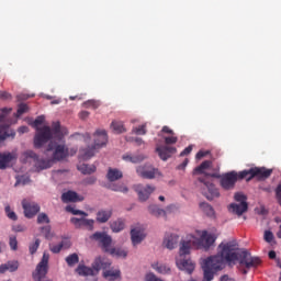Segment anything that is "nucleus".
<instances>
[{"mask_svg": "<svg viewBox=\"0 0 281 281\" xmlns=\"http://www.w3.org/2000/svg\"><path fill=\"white\" fill-rule=\"evenodd\" d=\"M108 254L115 258H126L128 256V252L122 248H110Z\"/></svg>", "mask_w": 281, "mask_h": 281, "instance_id": "nucleus-30", "label": "nucleus"}, {"mask_svg": "<svg viewBox=\"0 0 281 281\" xmlns=\"http://www.w3.org/2000/svg\"><path fill=\"white\" fill-rule=\"evenodd\" d=\"M111 216H113V211L101 210L97 213V221L98 223H106Z\"/></svg>", "mask_w": 281, "mask_h": 281, "instance_id": "nucleus-26", "label": "nucleus"}, {"mask_svg": "<svg viewBox=\"0 0 281 281\" xmlns=\"http://www.w3.org/2000/svg\"><path fill=\"white\" fill-rule=\"evenodd\" d=\"M156 153L162 161H168L172 155H177V147L170 145H160L156 147Z\"/></svg>", "mask_w": 281, "mask_h": 281, "instance_id": "nucleus-12", "label": "nucleus"}, {"mask_svg": "<svg viewBox=\"0 0 281 281\" xmlns=\"http://www.w3.org/2000/svg\"><path fill=\"white\" fill-rule=\"evenodd\" d=\"M27 104L25 103H21L19 106H18V112H16V117H21V115H23V113H27Z\"/></svg>", "mask_w": 281, "mask_h": 281, "instance_id": "nucleus-50", "label": "nucleus"}, {"mask_svg": "<svg viewBox=\"0 0 281 281\" xmlns=\"http://www.w3.org/2000/svg\"><path fill=\"white\" fill-rule=\"evenodd\" d=\"M70 222L72 223V225H75V227L80 228V227H88L89 229H93V223H95L93 220H87L85 217L82 218H78V217H72L70 220Z\"/></svg>", "mask_w": 281, "mask_h": 281, "instance_id": "nucleus-19", "label": "nucleus"}, {"mask_svg": "<svg viewBox=\"0 0 281 281\" xmlns=\"http://www.w3.org/2000/svg\"><path fill=\"white\" fill-rule=\"evenodd\" d=\"M146 238V233L142 228H133L131 231L132 245L137 246Z\"/></svg>", "mask_w": 281, "mask_h": 281, "instance_id": "nucleus-17", "label": "nucleus"}, {"mask_svg": "<svg viewBox=\"0 0 281 281\" xmlns=\"http://www.w3.org/2000/svg\"><path fill=\"white\" fill-rule=\"evenodd\" d=\"M38 247H41V239H35V241L29 246L31 256H34V254L38 251Z\"/></svg>", "mask_w": 281, "mask_h": 281, "instance_id": "nucleus-42", "label": "nucleus"}, {"mask_svg": "<svg viewBox=\"0 0 281 281\" xmlns=\"http://www.w3.org/2000/svg\"><path fill=\"white\" fill-rule=\"evenodd\" d=\"M103 278L108 281L122 280V271L120 269H109L103 271Z\"/></svg>", "mask_w": 281, "mask_h": 281, "instance_id": "nucleus-20", "label": "nucleus"}, {"mask_svg": "<svg viewBox=\"0 0 281 281\" xmlns=\"http://www.w3.org/2000/svg\"><path fill=\"white\" fill-rule=\"evenodd\" d=\"M19 269V261L12 260L8 261L7 263H2L0 266V273H5V271H10L11 273H14V271H18Z\"/></svg>", "mask_w": 281, "mask_h": 281, "instance_id": "nucleus-24", "label": "nucleus"}, {"mask_svg": "<svg viewBox=\"0 0 281 281\" xmlns=\"http://www.w3.org/2000/svg\"><path fill=\"white\" fill-rule=\"evenodd\" d=\"M265 240L266 243H272L273 241V233L271 231L265 232Z\"/></svg>", "mask_w": 281, "mask_h": 281, "instance_id": "nucleus-53", "label": "nucleus"}, {"mask_svg": "<svg viewBox=\"0 0 281 281\" xmlns=\"http://www.w3.org/2000/svg\"><path fill=\"white\" fill-rule=\"evenodd\" d=\"M198 181L202 183V194L207 199V201H214V199H218V196H221V192H218L216 186H214L210 180V175L200 177Z\"/></svg>", "mask_w": 281, "mask_h": 281, "instance_id": "nucleus-6", "label": "nucleus"}, {"mask_svg": "<svg viewBox=\"0 0 281 281\" xmlns=\"http://www.w3.org/2000/svg\"><path fill=\"white\" fill-rule=\"evenodd\" d=\"M25 226H23V225H16V226H14V232H25Z\"/></svg>", "mask_w": 281, "mask_h": 281, "instance_id": "nucleus-63", "label": "nucleus"}, {"mask_svg": "<svg viewBox=\"0 0 281 281\" xmlns=\"http://www.w3.org/2000/svg\"><path fill=\"white\" fill-rule=\"evenodd\" d=\"M111 265H113L111 259L104 256H98L92 262V267L98 273H100V271H106V269H111Z\"/></svg>", "mask_w": 281, "mask_h": 281, "instance_id": "nucleus-14", "label": "nucleus"}, {"mask_svg": "<svg viewBox=\"0 0 281 281\" xmlns=\"http://www.w3.org/2000/svg\"><path fill=\"white\" fill-rule=\"evenodd\" d=\"M10 127L8 125H0V142L8 139V137H14V133H9Z\"/></svg>", "mask_w": 281, "mask_h": 281, "instance_id": "nucleus-33", "label": "nucleus"}, {"mask_svg": "<svg viewBox=\"0 0 281 281\" xmlns=\"http://www.w3.org/2000/svg\"><path fill=\"white\" fill-rule=\"evenodd\" d=\"M247 210H249V204L247 203H232L228 206V212L237 216H243Z\"/></svg>", "mask_w": 281, "mask_h": 281, "instance_id": "nucleus-16", "label": "nucleus"}, {"mask_svg": "<svg viewBox=\"0 0 281 281\" xmlns=\"http://www.w3.org/2000/svg\"><path fill=\"white\" fill-rule=\"evenodd\" d=\"M234 199L237 203H247V196L240 192L235 193Z\"/></svg>", "mask_w": 281, "mask_h": 281, "instance_id": "nucleus-49", "label": "nucleus"}, {"mask_svg": "<svg viewBox=\"0 0 281 281\" xmlns=\"http://www.w3.org/2000/svg\"><path fill=\"white\" fill-rule=\"evenodd\" d=\"M161 133H167L168 135H173L175 134V131H172L170 127L168 126H164L162 130H161Z\"/></svg>", "mask_w": 281, "mask_h": 281, "instance_id": "nucleus-59", "label": "nucleus"}, {"mask_svg": "<svg viewBox=\"0 0 281 281\" xmlns=\"http://www.w3.org/2000/svg\"><path fill=\"white\" fill-rule=\"evenodd\" d=\"M110 227H111L112 232L117 234V233L122 232V229H124V221L116 220L111 223Z\"/></svg>", "mask_w": 281, "mask_h": 281, "instance_id": "nucleus-35", "label": "nucleus"}, {"mask_svg": "<svg viewBox=\"0 0 281 281\" xmlns=\"http://www.w3.org/2000/svg\"><path fill=\"white\" fill-rule=\"evenodd\" d=\"M91 240H97V243H100L103 251L108 254V251L111 249V244L113 243V238L105 232H95L90 236Z\"/></svg>", "mask_w": 281, "mask_h": 281, "instance_id": "nucleus-10", "label": "nucleus"}, {"mask_svg": "<svg viewBox=\"0 0 281 281\" xmlns=\"http://www.w3.org/2000/svg\"><path fill=\"white\" fill-rule=\"evenodd\" d=\"M273 173V169H267L265 167H255L249 170L240 171V177L246 178L247 181H251L254 177H257V179H269L271 175Z\"/></svg>", "mask_w": 281, "mask_h": 281, "instance_id": "nucleus-8", "label": "nucleus"}, {"mask_svg": "<svg viewBox=\"0 0 281 281\" xmlns=\"http://www.w3.org/2000/svg\"><path fill=\"white\" fill-rule=\"evenodd\" d=\"M80 172H82V175H93V172H95L97 168L94 165H87L83 164L79 167Z\"/></svg>", "mask_w": 281, "mask_h": 281, "instance_id": "nucleus-36", "label": "nucleus"}, {"mask_svg": "<svg viewBox=\"0 0 281 281\" xmlns=\"http://www.w3.org/2000/svg\"><path fill=\"white\" fill-rule=\"evenodd\" d=\"M65 137V128L60 126V122H54L52 127L43 126L37 127V133L34 137V146L36 148H42L43 145L47 144L49 139L54 138L60 142Z\"/></svg>", "mask_w": 281, "mask_h": 281, "instance_id": "nucleus-4", "label": "nucleus"}, {"mask_svg": "<svg viewBox=\"0 0 281 281\" xmlns=\"http://www.w3.org/2000/svg\"><path fill=\"white\" fill-rule=\"evenodd\" d=\"M108 188H109V190H112L113 192H123L124 194H126V192H128V188L124 187V184L112 183Z\"/></svg>", "mask_w": 281, "mask_h": 281, "instance_id": "nucleus-38", "label": "nucleus"}, {"mask_svg": "<svg viewBox=\"0 0 281 281\" xmlns=\"http://www.w3.org/2000/svg\"><path fill=\"white\" fill-rule=\"evenodd\" d=\"M77 273L79 276H92L95 277L98 276V270H95V268H93V263L91 265V267H87V266H79L77 268Z\"/></svg>", "mask_w": 281, "mask_h": 281, "instance_id": "nucleus-23", "label": "nucleus"}, {"mask_svg": "<svg viewBox=\"0 0 281 281\" xmlns=\"http://www.w3.org/2000/svg\"><path fill=\"white\" fill-rule=\"evenodd\" d=\"M80 117H81V120H87V117H89V112H87V111L80 112Z\"/></svg>", "mask_w": 281, "mask_h": 281, "instance_id": "nucleus-64", "label": "nucleus"}, {"mask_svg": "<svg viewBox=\"0 0 281 281\" xmlns=\"http://www.w3.org/2000/svg\"><path fill=\"white\" fill-rule=\"evenodd\" d=\"M14 159V155L10 153L0 154V170H5L8 165Z\"/></svg>", "mask_w": 281, "mask_h": 281, "instance_id": "nucleus-25", "label": "nucleus"}, {"mask_svg": "<svg viewBox=\"0 0 281 281\" xmlns=\"http://www.w3.org/2000/svg\"><path fill=\"white\" fill-rule=\"evenodd\" d=\"M20 183H22V186H25L26 183H30V178L27 177H21L16 180L15 186H20Z\"/></svg>", "mask_w": 281, "mask_h": 281, "instance_id": "nucleus-54", "label": "nucleus"}, {"mask_svg": "<svg viewBox=\"0 0 281 281\" xmlns=\"http://www.w3.org/2000/svg\"><path fill=\"white\" fill-rule=\"evenodd\" d=\"M171 136H165L162 137L165 140V146H175L177 142H179V138L175 134H170Z\"/></svg>", "mask_w": 281, "mask_h": 281, "instance_id": "nucleus-39", "label": "nucleus"}, {"mask_svg": "<svg viewBox=\"0 0 281 281\" xmlns=\"http://www.w3.org/2000/svg\"><path fill=\"white\" fill-rule=\"evenodd\" d=\"M200 209L202 210V212H204L210 218H214L215 212H214V207H212L210 205V203L207 202H202L200 203Z\"/></svg>", "mask_w": 281, "mask_h": 281, "instance_id": "nucleus-31", "label": "nucleus"}, {"mask_svg": "<svg viewBox=\"0 0 281 281\" xmlns=\"http://www.w3.org/2000/svg\"><path fill=\"white\" fill-rule=\"evenodd\" d=\"M68 247H70V244L68 240L60 241L59 244L49 246L50 251L53 254H60V251H63V248L68 249Z\"/></svg>", "mask_w": 281, "mask_h": 281, "instance_id": "nucleus-28", "label": "nucleus"}, {"mask_svg": "<svg viewBox=\"0 0 281 281\" xmlns=\"http://www.w3.org/2000/svg\"><path fill=\"white\" fill-rule=\"evenodd\" d=\"M66 262H67L68 267H76V265H78V262H80V257H78V254L74 252V254L69 255L68 257H66Z\"/></svg>", "mask_w": 281, "mask_h": 281, "instance_id": "nucleus-37", "label": "nucleus"}, {"mask_svg": "<svg viewBox=\"0 0 281 281\" xmlns=\"http://www.w3.org/2000/svg\"><path fill=\"white\" fill-rule=\"evenodd\" d=\"M22 207L24 210V216L26 218H34L41 212V206L36 202L29 200L22 201Z\"/></svg>", "mask_w": 281, "mask_h": 281, "instance_id": "nucleus-11", "label": "nucleus"}, {"mask_svg": "<svg viewBox=\"0 0 281 281\" xmlns=\"http://www.w3.org/2000/svg\"><path fill=\"white\" fill-rule=\"evenodd\" d=\"M27 131H30V128L27 126H21V127H19L18 133L23 135V133H27Z\"/></svg>", "mask_w": 281, "mask_h": 281, "instance_id": "nucleus-61", "label": "nucleus"}, {"mask_svg": "<svg viewBox=\"0 0 281 281\" xmlns=\"http://www.w3.org/2000/svg\"><path fill=\"white\" fill-rule=\"evenodd\" d=\"M153 267L158 271V273H170V268L164 265L157 263V265H154Z\"/></svg>", "mask_w": 281, "mask_h": 281, "instance_id": "nucleus-47", "label": "nucleus"}, {"mask_svg": "<svg viewBox=\"0 0 281 281\" xmlns=\"http://www.w3.org/2000/svg\"><path fill=\"white\" fill-rule=\"evenodd\" d=\"M95 181H97L95 177H90L86 180V183H88V186H93Z\"/></svg>", "mask_w": 281, "mask_h": 281, "instance_id": "nucleus-62", "label": "nucleus"}, {"mask_svg": "<svg viewBox=\"0 0 281 281\" xmlns=\"http://www.w3.org/2000/svg\"><path fill=\"white\" fill-rule=\"evenodd\" d=\"M9 245L12 251H16L19 249V241L16 240V236H10Z\"/></svg>", "mask_w": 281, "mask_h": 281, "instance_id": "nucleus-46", "label": "nucleus"}, {"mask_svg": "<svg viewBox=\"0 0 281 281\" xmlns=\"http://www.w3.org/2000/svg\"><path fill=\"white\" fill-rule=\"evenodd\" d=\"M238 179H245L240 177V171H229L220 177V186L223 190H234Z\"/></svg>", "mask_w": 281, "mask_h": 281, "instance_id": "nucleus-9", "label": "nucleus"}, {"mask_svg": "<svg viewBox=\"0 0 281 281\" xmlns=\"http://www.w3.org/2000/svg\"><path fill=\"white\" fill-rule=\"evenodd\" d=\"M43 122H45V116L44 115H40L35 119V121L33 122V126L34 128H38L41 126V124H43Z\"/></svg>", "mask_w": 281, "mask_h": 281, "instance_id": "nucleus-51", "label": "nucleus"}, {"mask_svg": "<svg viewBox=\"0 0 281 281\" xmlns=\"http://www.w3.org/2000/svg\"><path fill=\"white\" fill-rule=\"evenodd\" d=\"M178 245H179V235L170 234V235L165 236L164 246L167 249L172 250V249L177 248Z\"/></svg>", "mask_w": 281, "mask_h": 281, "instance_id": "nucleus-18", "label": "nucleus"}, {"mask_svg": "<svg viewBox=\"0 0 281 281\" xmlns=\"http://www.w3.org/2000/svg\"><path fill=\"white\" fill-rule=\"evenodd\" d=\"M136 172L138 177H142V179H155L157 175H159V170L155 169L153 166H138L136 168Z\"/></svg>", "mask_w": 281, "mask_h": 281, "instance_id": "nucleus-13", "label": "nucleus"}, {"mask_svg": "<svg viewBox=\"0 0 281 281\" xmlns=\"http://www.w3.org/2000/svg\"><path fill=\"white\" fill-rule=\"evenodd\" d=\"M0 100H12V94H10L7 91H1L0 92Z\"/></svg>", "mask_w": 281, "mask_h": 281, "instance_id": "nucleus-56", "label": "nucleus"}, {"mask_svg": "<svg viewBox=\"0 0 281 281\" xmlns=\"http://www.w3.org/2000/svg\"><path fill=\"white\" fill-rule=\"evenodd\" d=\"M66 212H70V214H74V216H78V215L79 216H89V214H87V212L80 211V210H76L71 205L66 206Z\"/></svg>", "mask_w": 281, "mask_h": 281, "instance_id": "nucleus-40", "label": "nucleus"}, {"mask_svg": "<svg viewBox=\"0 0 281 281\" xmlns=\"http://www.w3.org/2000/svg\"><path fill=\"white\" fill-rule=\"evenodd\" d=\"M122 159L124 161H130L131 164H142V161H144V159H146V157L142 154H137V155H123Z\"/></svg>", "mask_w": 281, "mask_h": 281, "instance_id": "nucleus-27", "label": "nucleus"}, {"mask_svg": "<svg viewBox=\"0 0 281 281\" xmlns=\"http://www.w3.org/2000/svg\"><path fill=\"white\" fill-rule=\"evenodd\" d=\"M4 212L8 216V218H10V221H18V216H16V213L14 211H12V209L10 207V205H7L4 207Z\"/></svg>", "mask_w": 281, "mask_h": 281, "instance_id": "nucleus-43", "label": "nucleus"}, {"mask_svg": "<svg viewBox=\"0 0 281 281\" xmlns=\"http://www.w3.org/2000/svg\"><path fill=\"white\" fill-rule=\"evenodd\" d=\"M111 128L116 133L117 135L122 133H126V127H124V123L120 121H113L111 123Z\"/></svg>", "mask_w": 281, "mask_h": 281, "instance_id": "nucleus-32", "label": "nucleus"}, {"mask_svg": "<svg viewBox=\"0 0 281 281\" xmlns=\"http://www.w3.org/2000/svg\"><path fill=\"white\" fill-rule=\"evenodd\" d=\"M124 177V173L120 171L117 168H109L106 173V179L110 181V183H113L114 181H120Z\"/></svg>", "mask_w": 281, "mask_h": 281, "instance_id": "nucleus-21", "label": "nucleus"}, {"mask_svg": "<svg viewBox=\"0 0 281 281\" xmlns=\"http://www.w3.org/2000/svg\"><path fill=\"white\" fill-rule=\"evenodd\" d=\"M47 150H54L53 159L38 158V155L33 150H26L21 156L22 164H32L36 172L41 170H47L54 166L55 161H63L69 157V147L65 144L48 145Z\"/></svg>", "mask_w": 281, "mask_h": 281, "instance_id": "nucleus-3", "label": "nucleus"}, {"mask_svg": "<svg viewBox=\"0 0 281 281\" xmlns=\"http://www.w3.org/2000/svg\"><path fill=\"white\" fill-rule=\"evenodd\" d=\"M212 166V161L205 160L193 170V175H203Z\"/></svg>", "mask_w": 281, "mask_h": 281, "instance_id": "nucleus-34", "label": "nucleus"}, {"mask_svg": "<svg viewBox=\"0 0 281 281\" xmlns=\"http://www.w3.org/2000/svg\"><path fill=\"white\" fill-rule=\"evenodd\" d=\"M49 272V256L44 252L42 260L38 262V265L35 268V271L33 272V280L34 281H54L49 278H47V273Z\"/></svg>", "mask_w": 281, "mask_h": 281, "instance_id": "nucleus-7", "label": "nucleus"}, {"mask_svg": "<svg viewBox=\"0 0 281 281\" xmlns=\"http://www.w3.org/2000/svg\"><path fill=\"white\" fill-rule=\"evenodd\" d=\"M207 155H210V151L200 150V151L195 155V159H203V157H207Z\"/></svg>", "mask_w": 281, "mask_h": 281, "instance_id": "nucleus-58", "label": "nucleus"}, {"mask_svg": "<svg viewBox=\"0 0 281 281\" xmlns=\"http://www.w3.org/2000/svg\"><path fill=\"white\" fill-rule=\"evenodd\" d=\"M218 249L220 251L217 255L209 257L202 265L203 281H213L214 273L223 270L225 262L232 267L238 261L239 265H243L246 269H254L260 265V258L254 257L251 256V252L238 248V243L236 240L223 241L218 245Z\"/></svg>", "mask_w": 281, "mask_h": 281, "instance_id": "nucleus-1", "label": "nucleus"}, {"mask_svg": "<svg viewBox=\"0 0 281 281\" xmlns=\"http://www.w3.org/2000/svg\"><path fill=\"white\" fill-rule=\"evenodd\" d=\"M37 223L38 225H43V224L49 225V216H47L46 213H40L37 215Z\"/></svg>", "mask_w": 281, "mask_h": 281, "instance_id": "nucleus-44", "label": "nucleus"}, {"mask_svg": "<svg viewBox=\"0 0 281 281\" xmlns=\"http://www.w3.org/2000/svg\"><path fill=\"white\" fill-rule=\"evenodd\" d=\"M85 109H99L100 106V101H95V100H88L83 103Z\"/></svg>", "mask_w": 281, "mask_h": 281, "instance_id": "nucleus-41", "label": "nucleus"}, {"mask_svg": "<svg viewBox=\"0 0 281 281\" xmlns=\"http://www.w3.org/2000/svg\"><path fill=\"white\" fill-rule=\"evenodd\" d=\"M132 133H134V135H146V124L139 125L138 127H133Z\"/></svg>", "mask_w": 281, "mask_h": 281, "instance_id": "nucleus-45", "label": "nucleus"}, {"mask_svg": "<svg viewBox=\"0 0 281 281\" xmlns=\"http://www.w3.org/2000/svg\"><path fill=\"white\" fill-rule=\"evenodd\" d=\"M126 142H135L137 144V146H142V144H144V139L139 138V137H126Z\"/></svg>", "mask_w": 281, "mask_h": 281, "instance_id": "nucleus-55", "label": "nucleus"}, {"mask_svg": "<svg viewBox=\"0 0 281 281\" xmlns=\"http://www.w3.org/2000/svg\"><path fill=\"white\" fill-rule=\"evenodd\" d=\"M41 232L45 236V238H49V235L52 234V226L47 225V226L41 227Z\"/></svg>", "mask_w": 281, "mask_h": 281, "instance_id": "nucleus-52", "label": "nucleus"}, {"mask_svg": "<svg viewBox=\"0 0 281 281\" xmlns=\"http://www.w3.org/2000/svg\"><path fill=\"white\" fill-rule=\"evenodd\" d=\"M135 192H137L138 194V199L139 201H148V199L150 198V193L155 190V187L153 186H142V184H137L134 187Z\"/></svg>", "mask_w": 281, "mask_h": 281, "instance_id": "nucleus-15", "label": "nucleus"}, {"mask_svg": "<svg viewBox=\"0 0 281 281\" xmlns=\"http://www.w3.org/2000/svg\"><path fill=\"white\" fill-rule=\"evenodd\" d=\"M198 236L200 238L190 235L186 240L181 241L180 259L177 260V265L179 269L187 271V273H192L195 266L192 260L184 259L183 256H188L192 247H203V249H210L212 245L216 243V236L207 234V231H199Z\"/></svg>", "mask_w": 281, "mask_h": 281, "instance_id": "nucleus-2", "label": "nucleus"}, {"mask_svg": "<svg viewBox=\"0 0 281 281\" xmlns=\"http://www.w3.org/2000/svg\"><path fill=\"white\" fill-rule=\"evenodd\" d=\"M12 112L11 108L0 109V122H4L5 117Z\"/></svg>", "mask_w": 281, "mask_h": 281, "instance_id": "nucleus-48", "label": "nucleus"}, {"mask_svg": "<svg viewBox=\"0 0 281 281\" xmlns=\"http://www.w3.org/2000/svg\"><path fill=\"white\" fill-rule=\"evenodd\" d=\"M61 200L64 203H78V201H82V198L78 195L75 191H67L63 193Z\"/></svg>", "mask_w": 281, "mask_h": 281, "instance_id": "nucleus-22", "label": "nucleus"}, {"mask_svg": "<svg viewBox=\"0 0 281 281\" xmlns=\"http://www.w3.org/2000/svg\"><path fill=\"white\" fill-rule=\"evenodd\" d=\"M106 142H109V135L104 130H98L94 133V145L92 147L80 149V155L82 159H91L93 155H95L97 150H100L102 146H106Z\"/></svg>", "mask_w": 281, "mask_h": 281, "instance_id": "nucleus-5", "label": "nucleus"}, {"mask_svg": "<svg viewBox=\"0 0 281 281\" xmlns=\"http://www.w3.org/2000/svg\"><path fill=\"white\" fill-rule=\"evenodd\" d=\"M192 153V145L188 146L180 153V157H186V155H190Z\"/></svg>", "mask_w": 281, "mask_h": 281, "instance_id": "nucleus-57", "label": "nucleus"}, {"mask_svg": "<svg viewBox=\"0 0 281 281\" xmlns=\"http://www.w3.org/2000/svg\"><path fill=\"white\" fill-rule=\"evenodd\" d=\"M190 160L186 158L181 165L178 166V170H184V168L188 166Z\"/></svg>", "mask_w": 281, "mask_h": 281, "instance_id": "nucleus-60", "label": "nucleus"}, {"mask_svg": "<svg viewBox=\"0 0 281 281\" xmlns=\"http://www.w3.org/2000/svg\"><path fill=\"white\" fill-rule=\"evenodd\" d=\"M149 214L159 218L160 216H166V211L160 209L157 204L149 205L148 207Z\"/></svg>", "mask_w": 281, "mask_h": 281, "instance_id": "nucleus-29", "label": "nucleus"}]
</instances>
